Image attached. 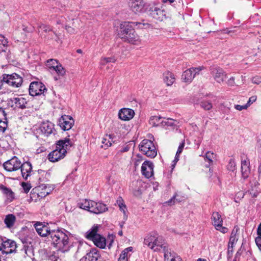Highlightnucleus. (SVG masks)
I'll return each mask as SVG.
<instances>
[{
	"label": "nucleus",
	"mask_w": 261,
	"mask_h": 261,
	"mask_svg": "<svg viewBox=\"0 0 261 261\" xmlns=\"http://www.w3.org/2000/svg\"><path fill=\"white\" fill-rule=\"evenodd\" d=\"M197 261H206V260L205 259H204L198 258L197 259Z\"/></svg>",
	"instance_id": "obj_64"
},
{
	"label": "nucleus",
	"mask_w": 261,
	"mask_h": 261,
	"mask_svg": "<svg viewBox=\"0 0 261 261\" xmlns=\"http://www.w3.org/2000/svg\"><path fill=\"white\" fill-rule=\"evenodd\" d=\"M39 129L42 135L48 137L51 134H55L54 124L50 121L43 122L40 126Z\"/></svg>",
	"instance_id": "obj_17"
},
{
	"label": "nucleus",
	"mask_w": 261,
	"mask_h": 261,
	"mask_svg": "<svg viewBox=\"0 0 261 261\" xmlns=\"http://www.w3.org/2000/svg\"><path fill=\"white\" fill-rule=\"evenodd\" d=\"M59 257L55 254H51L48 257L49 261H58Z\"/></svg>",
	"instance_id": "obj_52"
},
{
	"label": "nucleus",
	"mask_w": 261,
	"mask_h": 261,
	"mask_svg": "<svg viewBox=\"0 0 261 261\" xmlns=\"http://www.w3.org/2000/svg\"><path fill=\"white\" fill-rule=\"evenodd\" d=\"M60 64L59 61L54 59H50L48 60L46 63V66L47 68H49V71L51 72L54 69H55L56 66H58Z\"/></svg>",
	"instance_id": "obj_34"
},
{
	"label": "nucleus",
	"mask_w": 261,
	"mask_h": 261,
	"mask_svg": "<svg viewBox=\"0 0 261 261\" xmlns=\"http://www.w3.org/2000/svg\"><path fill=\"white\" fill-rule=\"evenodd\" d=\"M100 257L99 253L96 249H92L81 259V261H97Z\"/></svg>",
	"instance_id": "obj_23"
},
{
	"label": "nucleus",
	"mask_w": 261,
	"mask_h": 261,
	"mask_svg": "<svg viewBox=\"0 0 261 261\" xmlns=\"http://www.w3.org/2000/svg\"><path fill=\"white\" fill-rule=\"evenodd\" d=\"M20 169L21 175L25 180H27L32 171V166L31 163L29 162H24L23 164L21 163Z\"/></svg>",
	"instance_id": "obj_22"
},
{
	"label": "nucleus",
	"mask_w": 261,
	"mask_h": 261,
	"mask_svg": "<svg viewBox=\"0 0 261 261\" xmlns=\"http://www.w3.org/2000/svg\"><path fill=\"white\" fill-rule=\"evenodd\" d=\"M34 227L38 234L41 237H47L49 236L51 230L47 225L41 222H37L34 224Z\"/></svg>",
	"instance_id": "obj_19"
},
{
	"label": "nucleus",
	"mask_w": 261,
	"mask_h": 261,
	"mask_svg": "<svg viewBox=\"0 0 261 261\" xmlns=\"http://www.w3.org/2000/svg\"><path fill=\"white\" fill-rule=\"evenodd\" d=\"M257 237H256L255 242L258 248L261 251V223L258 226L257 229Z\"/></svg>",
	"instance_id": "obj_35"
},
{
	"label": "nucleus",
	"mask_w": 261,
	"mask_h": 261,
	"mask_svg": "<svg viewBox=\"0 0 261 261\" xmlns=\"http://www.w3.org/2000/svg\"><path fill=\"white\" fill-rule=\"evenodd\" d=\"M4 169L9 172L19 170L21 167L20 161L16 156L5 162L3 164Z\"/></svg>",
	"instance_id": "obj_12"
},
{
	"label": "nucleus",
	"mask_w": 261,
	"mask_h": 261,
	"mask_svg": "<svg viewBox=\"0 0 261 261\" xmlns=\"http://www.w3.org/2000/svg\"><path fill=\"white\" fill-rule=\"evenodd\" d=\"M184 146H185V142H184V141H183L182 143H181L180 144V145H179V146L178 147V149L176 152L177 154H180L181 153V152L182 151Z\"/></svg>",
	"instance_id": "obj_47"
},
{
	"label": "nucleus",
	"mask_w": 261,
	"mask_h": 261,
	"mask_svg": "<svg viewBox=\"0 0 261 261\" xmlns=\"http://www.w3.org/2000/svg\"><path fill=\"white\" fill-rule=\"evenodd\" d=\"M16 242L13 240L5 238L2 247L0 249L3 254H9L16 251Z\"/></svg>",
	"instance_id": "obj_13"
},
{
	"label": "nucleus",
	"mask_w": 261,
	"mask_h": 261,
	"mask_svg": "<svg viewBox=\"0 0 261 261\" xmlns=\"http://www.w3.org/2000/svg\"><path fill=\"white\" fill-rule=\"evenodd\" d=\"M139 149L143 154L150 158H154L157 155V151L153 142L148 139H144L139 144Z\"/></svg>",
	"instance_id": "obj_7"
},
{
	"label": "nucleus",
	"mask_w": 261,
	"mask_h": 261,
	"mask_svg": "<svg viewBox=\"0 0 261 261\" xmlns=\"http://www.w3.org/2000/svg\"><path fill=\"white\" fill-rule=\"evenodd\" d=\"M154 165L153 163L148 161H145L141 167V173L146 178H149L153 175Z\"/></svg>",
	"instance_id": "obj_18"
},
{
	"label": "nucleus",
	"mask_w": 261,
	"mask_h": 261,
	"mask_svg": "<svg viewBox=\"0 0 261 261\" xmlns=\"http://www.w3.org/2000/svg\"><path fill=\"white\" fill-rule=\"evenodd\" d=\"M177 196V194L175 193L174 196L168 201L166 202V204H167L168 205H174L176 202H180L179 200H178L176 198V197Z\"/></svg>",
	"instance_id": "obj_41"
},
{
	"label": "nucleus",
	"mask_w": 261,
	"mask_h": 261,
	"mask_svg": "<svg viewBox=\"0 0 261 261\" xmlns=\"http://www.w3.org/2000/svg\"><path fill=\"white\" fill-rule=\"evenodd\" d=\"M118 235H119V236H122V234H123V232H122V230L119 231L118 232Z\"/></svg>",
	"instance_id": "obj_62"
},
{
	"label": "nucleus",
	"mask_w": 261,
	"mask_h": 261,
	"mask_svg": "<svg viewBox=\"0 0 261 261\" xmlns=\"http://www.w3.org/2000/svg\"><path fill=\"white\" fill-rule=\"evenodd\" d=\"M164 81L167 86L172 85L175 81L174 75L171 72L164 73Z\"/></svg>",
	"instance_id": "obj_30"
},
{
	"label": "nucleus",
	"mask_w": 261,
	"mask_h": 261,
	"mask_svg": "<svg viewBox=\"0 0 261 261\" xmlns=\"http://www.w3.org/2000/svg\"><path fill=\"white\" fill-rule=\"evenodd\" d=\"M5 75H6V74H3V77L0 76V89H2V86L4 84V83H6V78L5 77Z\"/></svg>",
	"instance_id": "obj_49"
},
{
	"label": "nucleus",
	"mask_w": 261,
	"mask_h": 261,
	"mask_svg": "<svg viewBox=\"0 0 261 261\" xmlns=\"http://www.w3.org/2000/svg\"><path fill=\"white\" fill-rule=\"evenodd\" d=\"M149 25L142 22L124 21L120 24V37L125 42L132 44H137L140 41V37L136 33L134 27L144 29Z\"/></svg>",
	"instance_id": "obj_1"
},
{
	"label": "nucleus",
	"mask_w": 261,
	"mask_h": 261,
	"mask_svg": "<svg viewBox=\"0 0 261 261\" xmlns=\"http://www.w3.org/2000/svg\"><path fill=\"white\" fill-rule=\"evenodd\" d=\"M65 230L52 229L48 236V241L59 250L64 252L68 247L69 238Z\"/></svg>",
	"instance_id": "obj_3"
},
{
	"label": "nucleus",
	"mask_w": 261,
	"mask_h": 261,
	"mask_svg": "<svg viewBox=\"0 0 261 261\" xmlns=\"http://www.w3.org/2000/svg\"><path fill=\"white\" fill-rule=\"evenodd\" d=\"M227 169L229 171L233 172L236 169V163L234 160L232 159L229 160L228 164L227 165Z\"/></svg>",
	"instance_id": "obj_40"
},
{
	"label": "nucleus",
	"mask_w": 261,
	"mask_h": 261,
	"mask_svg": "<svg viewBox=\"0 0 261 261\" xmlns=\"http://www.w3.org/2000/svg\"><path fill=\"white\" fill-rule=\"evenodd\" d=\"M177 123V121L170 118H164L163 121L161 122V126L163 127H166L167 128L169 127L174 128Z\"/></svg>",
	"instance_id": "obj_29"
},
{
	"label": "nucleus",
	"mask_w": 261,
	"mask_h": 261,
	"mask_svg": "<svg viewBox=\"0 0 261 261\" xmlns=\"http://www.w3.org/2000/svg\"><path fill=\"white\" fill-rule=\"evenodd\" d=\"M164 257L166 261H182L179 256L170 250L165 252Z\"/></svg>",
	"instance_id": "obj_27"
},
{
	"label": "nucleus",
	"mask_w": 261,
	"mask_h": 261,
	"mask_svg": "<svg viewBox=\"0 0 261 261\" xmlns=\"http://www.w3.org/2000/svg\"><path fill=\"white\" fill-rule=\"evenodd\" d=\"M47 89L44 85L40 82H33L29 87V93L34 96L43 94Z\"/></svg>",
	"instance_id": "obj_11"
},
{
	"label": "nucleus",
	"mask_w": 261,
	"mask_h": 261,
	"mask_svg": "<svg viewBox=\"0 0 261 261\" xmlns=\"http://www.w3.org/2000/svg\"><path fill=\"white\" fill-rule=\"evenodd\" d=\"M203 66L191 68L185 71L182 75L181 80L185 83H191L193 79L199 74V72L203 69Z\"/></svg>",
	"instance_id": "obj_10"
},
{
	"label": "nucleus",
	"mask_w": 261,
	"mask_h": 261,
	"mask_svg": "<svg viewBox=\"0 0 261 261\" xmlns=\"http://www.w3.org/2000/svg\"><path fill=\"white\" fill-rule=\"evenodd\" d=\"M116 58L114 57H105L101 60V63L102 65H105L106 64L108 63H114L116 61Z\"/></svg>",
	"instance_id": "obj_39"
},
{
	"label": "nucleus",
	"mask_w": 261,
	"mask_h": 261,
	"mask_svg": "<svg viewBox=\"0 0 261 261\" xmlns=\"http://www.w3.org/2000/svg\"><path fill=\"white\" fill-rule=\"evenodd\" d=\"M137 158L136 159L135 162H134V166L135 168H136L140 164L141 161H142V157L141 156H139V155H137Z\"/></svg>",
	"instance_id": "obj_44"
},
{
	"label": "nucleus",
	"mask_w": 261,
	"mask_h": 261,
	"mask_svg": "<svg viewBox=\"0 0 261 261\" xmlns=\"http://www.w3.org/2000/svg\"><path fill=\"white\" fill-rule=\"evenodd\" d=\"M6 113L3 109L0 107V133H4L7 127Z\"/></svg>",
	"instance_id": "obj_26"
},
{
	"label": "nucleus",
	"mask_w": 261,
	"mask_h": 261,
	"mask_svg": "<svg viewBox=\"0 0 261 261\" xmlns=\"http://www.w3.org/2000/svg\"><path fill=\"white\" fill-rule=\"evenodd\" d=\"M133 250V247H129L128 248H125L121 253L128 255V253L129 251H132Z\"/></svg>",
	"instance_id": "obj_53"
},
{
	"label": "nucleus",
	"mask_w": 261,
	"mask_h": 261,
	"mask_svg": "<svg viewBox=\"0 0 261 261\" xmlns=\"http://www.w3.org/2000/svg\"><path fill=\"white\" fill-rule=\"evenodd\" d=\"M248 103H247L245 105H243V106L237 105L235 106V108L237 110L242 111L243 109H246L248 108Z\"/></svg>",
	"instance_id": "obj_46"
},
{
	"label": "nucleus",
	"mask_w": 261,
	"mask_h": 261,
	"mask_svg": "<svg viewBox=\"0 0 261 261\" xmlns=\"http://www.w3.org/2000/svg\"><path fill=\"white\" fill-rule=\"evenodd\" d=\"M234 77L232 76L229 78L227 81V84L229 86H233L234 85Z\"/></svg>",
	"instance_id": "obj_48"
},
{
	"label": "nucleus",
	"mask_w": 261,
	"mask_h": 261,
	"mask_svg": "<svg viewBox=\"0 0 261 261\" xmlns=\"http://www.w3.org/2000/svg\"><path fill=\"white\" fill-rule=\"evenodd\" d=\"M76 52L77 53H79V54H81L82 53V49H78L77 50H76Z\"/></svg>",
	"instance_id": "obj_63"
},
{
	"label": "nucleus",
	"mask_w": 261,
	"mask_h": 261,
	"mask_svg": "<svg viewBox=\"0 0 261 261\" xmlns=\"http://www.w3.org/2000/svg\"><path fill=\"white\" fill-rule=\"evenodd\" d=\"M66 30H67L68 31H70V30H73V29L70 27L66 26Z\"/></svg>",
	"instance_id": "obj_61"
},
{
	"label": "nucleus",
	"mask_w": 261,
	"mask_h": 261,
	"mask_svg": "<svg viewBox=\"0 0 261 261\" xmlns=\"http://www.w3.org/2000/svg\"><path fill=\"white\" fill-rule=\"evenodd\" d=\"M116 137L114 134L106 135L102 139L101 147L105 149L111 146L116 141Z\"/></svg>",
	"instance_id": "obj_24"
},
{
	"label": "nucleus",
	"mask_w": 261,
	"mask_h": 261,
	"mask_svg": "<svg viewBox=\"0 0 261 261\" xmlns=\"http://www.w3.org/2000/svg\"><path fill=\"white\" fill-rule=\"evenodd\" d=\"M179 154H177V153H176L174 160L173 161L174 164H175L179 160Z\"/></svg>",
	"instance_id": "obj_58"
},
{
	"label": "nucleus",
	"mask_w": 261,
	"mask_h": 261,
	"mask_svg": "<svg viewBox=\"0 0 261 261\" xmlns=\"http://www.w3.org/2000/svg\"><path fill=\"white\" fill-rule=\"evenodd\" d=\"M200 107L204 110L208 111L213 108L212 103L207 100H202L200 103Z\"/></svg>",
	"instance_id": "obj_37"
},
{
	"label": "nucleus",
	"mask_w": 261,
	"mask_h": 261,
	"mask_svg": "<svg viewBox=\"0 0 261 261\" xmlns=\"http://www.w3.org/2000/svg\"><path fill=\"white\" fill-rule=\"evenodd\" d=\"M38 27L39 29L43 30L45 33H47L48 32L51 31V29L50 28V27L49 26L45 25L44 24H39Z\"/></svg>",
	"instance_id": "obj_43"
},
{
	"label": "nucleus",
	"mask_w": 261,
	"mask_h": 261,
	"mask_svg": "<svg viewBox=\"0 0 261 261\" xmlns=\"http://www.w3.org/2000/svg\"><path fill=\"white\" fill-rule=\"evenodd\" d=\"M135 112L133 110L129 108H122L119 111V118L124 121L131 120L135 115Z\"/></svg>",
	"instance_id": "obj_20"
},
{
	"label": "nucleus",
	"mask_w": 261,
	"mask_h": 261,
	"mask_svg": "<svg viewBox=\"0 0 261 261\" xmlns=\"http://www.w3.org/2000/svg\"><path fill=\"white\" fill-rule=\"evenodd\" d=\"M74 123L72 117L68 115H63L59 120V125L64 130H68L71 128Z\"/></svg>",
	"instance_id": "obj_16"
},
{
	"label": "nucleus",
	"mask_w": 261,
	"mask_h": 261,
	"mask_svg": "<svg viewBox=\"0 0 261 261\" xmlns=\"http://www.w3.org/2000/svg\"><path fill=\"white\" fill-rule=\"evenodd\" d=\"M238 230V228H234L232 230L231 236L230 237V240H229V242L231 244H234V243L237 242V241H238V238L236 237V234L237 233Z\"/></svg>",
	"instance_id": "obj_38"
},
{
	"label": "nucleus",
	"mask_w": 261,
	"mask_h": 261,
	"mask_svg": "<svg viewBox=\"0 0 261 261\" xmlns=\"http://www.w3.org/2000/svg\"><path fill=\"white\" fill-rule=\"evenodd\" d=\"M13 106H14L15 108H19L21 109H24L26 108V104L27 101L26 99L23 97H14L11 99Z\"/></svg>",
	"instance_id": "obj_25"
},
{
	"label": "nucleus",
	"mask_w": 261,
	"mask_h": 261,
	"mask_svg": "<svg viewBox=\"0 0 261 261\" xmlns=\"http://www.w3.org/2000/svg\"><path fill=\"white\" fill-rule=\"evenodd\" d=\"M175 0H163V3L169 2L170 4L173 3Z\"/></svg>",
	"instance_id": "obj_60"
},
{
	"label": "nucleus",
	"mask_w": 261,
	"mask_h": 261,
	"mask_svg": "<svg viewBox=\"0 0 261 261\" xmlns=\"http://www.w3.org/2000/svg\"><path fill=\"white\" fill-rule=\"evenodd\" d=\"M215 158V155L213 152L211 151L206 152L205 155L204 156V160L205 162H207L208 164L205 165V167L209 168L211 165L213 164V159Z\"/></svg>",
	"instance_id": "obj_31"
},
{
	"label": "nucleus",
	"mask_w": 261,
	"mask_h": 261,
	"mask_svg": "<svg viewBox=\"0 0 261 261\" xmlns=\"http://www.w3.org/2000/svg\"><path fill=\"white\" fill-rule=\"evenodd\" d=\"M0 191L5 197L7 202H11L15 199V193L10 188L0 184Z\"/></svg>",
	"instance_id": "obj_21"
},
{
	"label": "nucleus",
	"mask_w": 261,
	"mask_h": 261,
	"mask_svg": "<svg viewBox=\"0 0 261 261\" xmlns=\"http://www.w3.org/2000/svg\"><path fill=\"white\" fill-rule=\"evenodd\" d=\"M4 240H5V238L4 239L2 237H0V249H1V248L2 247V245H3Z\"/></svg>",
	"instance_id": "obj_59"
},
{
	"label": "nucleus",
	"mask_w": 261,
	"mask_h": 261,
	"mask_svg": "<svg viewBox=\"0 0 261 261\" xmlns=\"http://www.w3.org/2000/svg\"><path fill=\"white\" fill-rule=\"evenodd\" d=\"M0 44H2L4 46H7L8 44V41L2 35H0Z\"/></svg>",
	"instance_id": "obj_45"
},
{
	"label": "nucleus",
	"mask_w": 261,
	"mask_h": 261,
	"mask_svg": "<svg viewBox=\"0 0 261 261\" xmlns=\"http://www.w3.org/2000/svg\"><path fill=\"white\" fill-rule=\"evenodd\" d=\"M249 192H250V194L251 195L252 197H256L258 195V192H253L252 191H249Z\"/></svg>",
	"instance_id": "obj_57"
},
{
	"label": "nucleus",
	"mask_w": 261,
	"mask_h": 261,
	"mask_svg": "<svg viewBox=\"0 0 261 261\" xmlns=\"http://www.w3.org/2000/svg\"><path fill=\"white\" fill-rule=\"evenodd\" d=\"M22 186L25 193H28L30 190V186L25 183L22 184Z\"/></svg>",
	"instance_id": "obj_54"
},
{
	"label": "nucleus",
	"mask_w": 261,
	"mask_h": 261,
	"mask_svg": "<svg viewBox=\"0 0 261 261\" xmlns=\"http://www.w3.org/2000/svg\"><path fill=\"white\" fill-rule=\"evenodd\" d=\"M163 119L164 117L159 116H152L150 118L149 123L153 126H161V122Z\"/></svg>",
	"instance_id": "obj_33"
},
{
	"label": "nucleus",
	"mask_w": 261,
	"mask_h": 261,
	"mask_svg": "<svg viewBox=\"0 0 261 261\" xmlns=\"http://www.w3.org/2000/svg\"><path fill=\"white\" fill-rule=\"evenodd\" d=\"M73 145V142L69 139L60 140L56 143V149L48 155V159L51 162H56L63 159L68 150Z\"/></svg>",
	"instance_id": "obj_4"
},
{
	"label": "nucleus",
	"mask_w": 261,
	"mask_h": 261,
	"mask_svg": "<svg viewBox=\"0 0 261 261\" xmlns=\"http://www.w3.org/2000/svg\"><path fill=\"white\" fill-rule=\"evenodd\" d=\"M42 190H44V192H43V194L44 195H47L49 194L51 191L50 187H49L48 189L47 188V186L44 184H41L39 186Z\"/></svg>",
	"instance_id": "obj_42"
},
{
	"label": "nucleus",
	"mask_w": 261,
	"mask_h": 261,
	"mask_svg": "<svg viewBox=\"0 0 261 261\" xmlns=\"http://www.w3.org/2000/svg\"><path fill=\"white\" fill-rule=\"evenodd\" d=\"M16 221V217L13 214H9L6 216L4 222L8 228L12 227Z\"/></svg>",
	"instance_id": "obj_32"
},
{
	"label": "nucleus",
	"mask_w": 261,
	"mask_h": 261,
	"mask_svg": "<svg viewBox=\"0 0 261 261\" xmlns=\"http://www.w3.org/2000/svg\"><path fill=\"white\" fill-rule=\"evenodd\" d=\"M212 221L216 229L225 233L227 232L228 229L226 227H223V220L221 215L218 212H214L212 216Z\"/></svg>",
	"instance_id": "obj_14"
},
{
	"label": "nucleus",
	"mask_w": 261,
	"mask_h": 261,
	"mask_svg": "<svg viewBox=\"0 0 261 261\" xmlns=\"http://www.w3.org/2000/svg\"><path fill=\"white\" fill-rule=\"evenodd\" d=\"M80 207L96 214L102 213L108 210L106 204L92 200H86L81 204Z\"/></svg>",
	"instance_id": "obj_6"
},
{
	"label": "nucleus",
	"mask_w": 261,
	"mask_h": 261,
	"mask_svg": "<svg viewBox=\"0 0 261 261\" xmlns=\"http://www.w3.org/2000/svg\"><path fill=\"white\" fill-rule=\"evenodd\" d=\"M129 148L130 147L128 145L125 146L123 147L121 150H120L119 152L121 153L127 152L129 150Z\"/></svg>",
	"instance_id": "obj_56"
},
{
	"label": "nucleus",
	"mask_w": 261,
	"mask_h": 261,
	"mask_svg": "<svg viewBox=\"0 0 261 261\" xmlns=\"http://www.w3.org/2000/svg\"><path fill=\"white\" fill-rule=\"evenodd\" d=\"M120 210L121 211H123V213L125 214V209L126 208V206L124 204H123L122 203H121L120 201H119V203L118 204Z\"/></svg>",
	"instance_id": "obj_55"
},
{
	"label": "nucleus",
	"mask_w": 261,
	"mask_h": 261,
	"mask_svg": "<svg viewBox=\"0 0 261 261\" xmlns=\"http://www.w3.org/2000/svg\"><path fill=\"white\" fill-rule=\"evenodd\" d=\"M144 243L154 251H163L164 255L166 251L168 252L170 250L163 237L156 232L148 234L144 239Z\"/></svg>",
	"instance_id": "obj_2"
},
{
	"label": "nucleus",
	"mask_w": 261,
	"mask_h": 261,
	"mask_svg": "<svg viewBox=\"0 0 261 261\" xmlns=\"http://www.w3.org/2000/svg\"><path fill=\"white\" fill-rule=\"evenodd\" d=\"M148 13L149 16L160 21H163L166 18L165 11L156 5L149 6Z\"/></svg>",
	"instance_id": "obj_8"
},
{
	"label": "nucleus",
	"mask_w": 261,
	"mask_h": 261,
	"mask_svg": "<svg viewBox=\"0 0 261 261\" xmlns=\"http://www.w3.org/2000/svg\"><path fill=\"white\" fill-rule=\"evenodd\" d=\"M127 256L122 253L120 255L118 261H127Z\"/></svg>",
	"instance_id": "obj_50"
},
{
	"label": "nucleus",
	"mask_w": 261,
	"mask_h": 261,
	"mask_svg": "<svg viewBox=\"0 0 261 261\" xmlns=\"http://www.w3.org/2000/svg\"><path fill=\"white\" fill-rule=\"evenodd\" d=\"M211 74L214 80L218 83L223 82L227 77V74L224 70L217 66L213 65L210 67Z\"/></svg>",
	"instance_id": "obj_9"
},
{
	"label": "nucleus",
	"mask_w": 261,
	"mask_h": 261,
	"mask_svg": "<svg viewBox=\"0 0 261 261\" xmlns=\"http://www.w3.org/2000/svg\"><path fill=\"white\" fill-rule=\"evenodd\" d=\"M252 83L258 84L261 83V77L259 76H255L252 79Z\"/></svg>",
	"instance_id": "obj_51"
},
{
	"label": "nucleus",
	"mask_w": 261,
	"mask_h": 261,
	"mask_svg": "<svg viewBox=\"0 0 261 261\" xmlns=\"http://www.w3.org/2000/svg\"><path fill=\"white\" fill-rule=\"evenodd\" d=\"M249 164V163L246 160L241 161L242 175L244 179L248 177L249 173H250Z\"/></svg>",
	"instance_id": "obj_28"
},
{
	"label": "nucleus",
	"mask_w": 261,
	"mask_h": 261,
	"mask_svg": "<svg viewBox=\"0 0 261 261\" xmlns=\"http://www.w3.org/2000/svg\"><path fill=\"white\" fill-rule=\"evenodd\" d=\"M6 83L13 88L20 87L22 83V78L18 74L13 73L12 74H6Z\"/></svg>",
	"instance_id": "obj_15"
},
{
	"label": "nucleus",
	"mask_w": 261,
	"mask_h": 261,
	"mask_svg": "<svg viewBox=\"0 0 261 261\" xmlns=\"http://www.w3.org/2000/svg\"><path fill=\"white\" fill-rule=\"evenodd\" d=\"M98 227V225L93 226L86 233V237L87 239L92 241L97 247L105 248L106 245V239L97 233Z\"/></svg>",
	"instance_id": "obj_5"
},
{
	"label": "nucleus",
	"mask_w": 261,
	"mask_h": 261,
	"mask_svg": "<svg viewBox=\"0 0 261 261\" xmlns=\"http://www.w3.org/2000/svg\"><path fill=\"white\" fill-rule=\"evenodd\" d=\"M55 68L53 71H56L58 76L63 77L65 74L66 70L60 63L58 66H56Z\"/></svg>",
	"instance_id": "obj_36"
}]
</instances>
